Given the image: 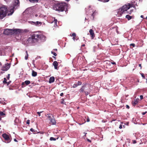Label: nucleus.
Returning <instances> with one entry per match:
<instances>
[{
    "label": "nucleus",
    "instance_id": "obj_25",
    "mask_svg": "<svg viewBox=\"0 0 147 147\" xmlns=\"http://www.w3.org/2000/svg\"><path fill=\"white\" fill-rule=\"evenodd\" d=\"M98 1H101L103 2H107L109 1V0H98Z\"/></svg>",
    "mask_w": 147,
    "mask_h": 147
},
{
    "label": "nucleus",
    "instance_id": "obj_33",
    "mask_svg": "<svg viewBox=\"0 0 147 147\" xmlns=\"http://www.w3.org/2000/svg\"><path fill=\"white\" fill-rule=\"evenodd\" d=\"M10 74H8V76H7V79L8 80H9V76H10Z\"/></svg>",
    "mask_w": 147,
    "mask_h": 147
},
{
    "label": "nucleus",
    "instance_id": "obj_41",
    "mask_svg": "<svg viewBox=\"0 0 147 147\" xmlns=\"http://www.w3.org/2000/svg\"><path fill=\"white\" fill-rule=\"evenodd\" d=\"M126 108L128 109H129V106L127 105H126Z\"/></svg>",
    "mask_w": 147,
    "mask_h": 147
},
{
    "label": "nucleus",
    "instance_id": "obj_52",
    "mask_svg": "<svg viewBox=\"0 0 147 147\" xmlns=\"http://www.w3.org/2000/svg\"><path fill=\"white\" fill-rule=\"evenodd\" d=\"M53 58H54L55 59H56V57H55L53 56Z\"/></svg>",
    "mask_w": 147,
    "mask_h": 147
},
{
    "label": "nucleus",
    "instance_id": "obj_43",
    "mask_svg": "<svg viewBox=\"0 0 147 147\" xmlns=\"http://www.w3.org/2000/svg\"><path fill=\"white\" fill-rule=\"evenodd\" d=\"M34 130L32 128H31L30 129V131L32 132L34 131Z\"/></svg>",
    "mask_w": 147,
    "mask_h": 147
},
{
    "label": "nucleus",
    "instance_id": "obj_5",
    "mask_svg": "<svg viewBox=\"0 0 147 147\" xmlns=\"http://www.w3.org/2000/svg\"><path fill=\"white\" fill-rule=\"evenodd\" d=\"M32 37L35 42L37 41L39 39L42 40H44L45 38V36L44 35L39 34L37 32L33 34Z\"/></svg>",
    "mask_w": 147,
    "mask_h": 147
},
{
    "label": "nucleus",
    "instance_id": "obj_17",
    "mask_svg": "<svg viewBox=\"0 0 147 147\" xmlns=\"http://www.w3.org/2000/svg\"><path fill=\"white\" fill-rule=\"evenodd\" d=\"M37 75V73L34 70L32 71V76L33 77H35Z\"/></svg>",
    "mask_w": 147,
    "mask_h": 147
},
{
    "label": "nucleus",
    "instance_id": "obj_59",
    "mask_svg": "<svg viewBox=\"0 0 147 147\" xmlns=\"http://www.w3.org/2000/svg\"><path fill=\"white\" fill-rule=\"evenodd\" d=\"M10 82H9L8 83V85L9 84Z\"/></svg>",
    "mask_w": 147,
    "mask_h": 147
},
{
    "label": "nucleus",
    "instance_id": "obj_11",
    "mask_svg": "<svg viewBox=\"0 0 147 147\" xmlns=\"http://www.w3.org/2000/svg\"><path fill=\"white\" fill-rule=\"evenodd\" d=\"M89 32L90 34L91 35L92 38V39H93L95 37L94 34L93 30L92 29H91L90 30Z\"/></svg>",
    "mask_w": 147,
    "mask_h": 147
},
{
    "label": "nucleus",
    "instance_id": "obj_50",
    "mask_svg": "<svg viewBox=\"0 0 147 147\" xmlns=\"http://www.w3.org/2000/svg\"><path fill=\"white\" fill-rule=\"evenodd\" d=\"M87 140H88V142H91V141L90 140H89L88 139Z\"/></svg>",
    "mask_w": 147,
    "mask_h": 147
},
{
    "label": "nucleus",
    "instance_id": "obj_57",
    "mask_svg": "<svg viewBox=\"0 0 147 147\" xmlns=\"http://www.w3.org/2000/svg\"><path fill=\"white\" fill-rule=\"evenodd\" d=\"M1 63L0 62V66H1Z\"/></svg>",
    "mask_w": 147,
    "mask_h": 147
},
{
    "label": "nucleus",
    "instance_id": "obj_31",
    "mask_svg": "<svg viewBox=\"0 0 147 147\" xmlns=\"http://www.w3.org/2000/svg\"><path fill=\"white\" fill-rule=\"evenodd\" d=\"M76 34L75 33H72V36H73V37H75L76 36Z\"/></svg>",
    "mask_w": 147,
    "mask_h": 147
},
{
    "label": "nucleus",
    "instance_id": "obj_4",
    "mask_svg": "<svg viewBox=\"0 0 147 147\" xmlns=\"http://www.w3.org/2000/svg\"><path fill=\"white\" fill-rule=\"evenodd\" d=\"M132 4L129 3H127L122 6V8H120L118 12V13L121 15L125 11H126L130 7H132Z\"/></svg>",
    "mask_w": 147,
    "mask_h": 147
},
{
    "label": "nucleus",
    "instance_id": "obj_10",
    "mask_svg": "<svg viewBox=\"0 0 147 147\" xmlns=\"http://www.w3.org/2000/svg\"><path fill=\"white\" fill-rule=\"evenodd\" d=\"M89 88V85L84 84V85L80 90V92H82L84 91V89Z\"/></svg>",
    "mask_w": 147,
    "mask_h": 147
},
{
    "label": "nucleus",
    "instance_id": "obj_58",
    "mask_svg": "<svg viewBox=\"0 0 147 147\" xmlns=\"http://www.w3.org/2000/svg\"><path fill=\"white\" fill-rule=\"evenodd\" d=\"M54 50H55L56 51H57V49H54Z\"/></svg>",
    "mask_w": 147,
    "mask_h": 147
},
{
    "label": "nucleus",
    "instance_id": "obj_21",
    "mask_svg": "<svg viewBox=\"0 0 147 147\" xmlns=\"http://www.w3.org/2000/svg\"><path fill=\"white\" fill-rule=\"evenodd\" d=\"M138 103V101L136 100H134V101L132 102L133 105L134 106Z\"/></svg>",
    "mask_w": 147,
    "mask_h": 147
},
{
    "label": "nucleus",
    "instance_id": "obj_38",
    "mask_svg": "<svg viewBox=\"0 0 147 147\" xmlns=\"http://www.w3.org/2000/svg\"><path fill=\"white\" fill-rule=\"evenodd\" d=\"M140 98L141 100L143 98V96L142 95H140Z\"/></svg>",
    "mask_w": 147,
    "mask_h": 147
},
{
    "label": "nucleus",
    "instance_id": "obj_27",
    "mask_svg": "<svg viewBox=\"0 0 147 147\" xmlns=\"http://www.w3.org/2000/svg\"><path fill=\"white\" fill-rule=\"evenodd\" d=\"M6 81H7V79L6 78H4V80L3 81V83H7V82H6Z\"/></svg>",
    "mask_w": 147,
    "mask_h": 147
},
{
    "label": "nucleus",
    "instance_id": "obj_51",
    "mask_svg": "<svg viewBox=\"0 0 147 147\" xmlns=\"http://www.w3.org/2000/svg\"><path fill=\"white\" fill-rule=\"evenodd\" d=\"M140 17L141 18H143V15H141Z\"/></svg>",
    "mask_w": 147,
    "mask_h": 147
},
{
    "label": "nucleus",
    "instance_id": "obj_13",
    "mask_svg": "<svg viewBox=\"0 0 147 147\" xmlns=\"http://www.w3.org/2000/svg\"><path fill=\"white\" fill-rule=\"evenodd\" d=\"M28 40V42L30 43H33L35 42L32 36L31 37L29 38Z\"/></svg>",
    "mask_w": 147,
    "mask_h": 147
},
{
    "label": "nucleus",
    "instance_id": "obj_49",
    "mask_svg": "<svg viewBox=\"0 0 147 147\" xmlns=\"http://www.w3.org/2000/svg\"><path fill=\"white\" fill-rule=\"evenodd\" d=\"M73 39L74 40H75V37H73Z\"/></svg>",
    "mask_w": 147,
    "mask_h": 147
},
{
    "label": "nucleus",
    "instance_id": "obj_48",
    "mask_svg": "<svg viewBox=\"0 0 147 147\" xmlns=\"http://www.w3.org/2000/svg\"><path fill=\"white\" fill-rule=\"evenodd\" d=\"M111 63L113 64H115V62H112Z\"/></svg>",
    "mask_w": 147,
    "mask_h": 147
},
{
    "label": "nucleus",
    "instance_id": "obj_8",
    "mask_svg": "<svg viewBox=\"0 0 147 147\" xmlns=\"http://www.w3.org/2000/svg\"><path fill=\"white\" fill-rule=\"evenodd\" d=\"M3 136L5 140V142L6 143H8L10 142L11 140L9 137L6 134H3Z\"/></svg>",
    "mask_w": 147,
    "mask_h": 147
},
{
    "label": "nucleus",
    "instance_id": "obj_20",
    "mask_svg": "<svg viewBox=\"0 0 147 147\" xmlns=\"http://www.w3.org/2000/svg\"><path fill=\"white\" fill-rule=\"evenodd\" d=\"M29 1L31 3H35L38 2V0H29Z\"/></svg>",
    "mask_w": 147,
    "mask_h": 147
},
{
    "label": "nucleus",
    "instance_id": "obj_53",
    "mask_svg": "<svg viewBox=\"0 0 147 147\" xmlns=\"http://www.w3.org/2000/svg\"><path fill=\"white\" fill-rule=\"evenodd\" d=\"M123 127H124V128H125V125H123Z\"/></svg>",
    "mask_w": 147,
    "mask_h": 147
},
{
    "label": "nucleus",
    "instance_id": "obj_55",
    "mask_svg": "<svg viewBox=\"0 0 147 147\" xmlns=\"http://www.w3.org/2000/svg\"><path fill=\"white\" fill-rule=\"evenodd\" d=\"M85 45L84 44V45H82V47H84L85 46Z\"/></svg>",
    "mask_w": 147,
    "mask_h": 147
},
{
    "label": "nucleus",
    "instance_id": "obj_42",
    "mask_svg": "<svg viewBox=\"0 0 147 147\" xmlns=\"http://www.w3.org/2000/svg\"><path fill=\"white\" fill-rule=\"evenodd\" d=\"M147 112H143L142 113V114L143 115H144Z\"/></svg>",
    "mask_w": 147,
    "mask_h": 147
},
{
    "label": "nucleus",
    "instance_id": "obj_15",
    "mask_svg": "<svg viewBox=\"0 0 147 147\" xmlns=\"http://www.w3.org/2000/svg\"><path fill=\"white\" fill-rule=\"evenodd\" d=\"M55 80V78L53 77H51L50 78L49 80V83H51L53 82Z\"/></svg>",
    "mask_w": 147,
    "mask_h": 147
},
{
    "label": "nucleus",
    "instance_id": "obj_60",
    "mask_svg": "<svg viewBox=\"0 0 147 147\" xmlns=\"http://www.w3.org/2000/svg\"><path fill=\"white\" fill-rule=\"evenodd\" d=\"M87 134V133H85V135Z\"/></svg>",
    "mask_w": 147,
    "mask_h": 147
},
{
    "label": "nucleus",
    "instance_id": "obj_32",
    "mask_svg": "<svg viewBox=\"0 0 147 147\" xmlns=\"http://www.w3.org/2000/svg\"><path fill=\"white\" fill-rule=\"evenodd\" d=\"M130 46H132L133 47H134L135 46V45L134 44L132 43L130 44Z\"/></svg>",
    "mask_w": 147,
    "mask_h": 147
},
{
    "label": "nucleus",
    "instance_id": "obj_56",
    "mask_svg": "<svg viewBox=\"0 0 147 147\" xmlns=\"http://www.w3.org/2000/svg\"><path fill=\"white\" fill-rule=\"evenodd\" d=\"M51 53L52 54H53V53L54 52H53V51H51Z\"/></svg>",
    "mask_w": 147,
    "mask_h": 147
},
{
    "label": "nucleus",
    "instance_id": "obj_47",
    "mask_svg": "<svg viewBox=\"0 0 147 147\" xmlns=\"http://www.w3.org/2000/svg\"><path fill=\"white\" fill-rule=\"evenodd\" d=\"M48 118H49V119H51V116H49L48 117Z\"/></svg>",
    "mask_w": 147,
    "mask_h": 147
},
{
    "label": "nucleus",
    "instance_id": "obj_18",
    "mask_svg": "<svg viewBox=\"0 0 147 147\" xmlns=\"http://www.w3.org/2000/svg\"><path fill=\"white\" fill-rule=\"evenodd\" d=\"M30 83V82L29 80H26L24 82H23L22 83V85H23L24 84H26V85H28Z\"/></svg>",
    "mask_w": 147,
    "mask_h": 147
},
{
    "label": "nucleus",
    "instance_id": "obj_23",
    "mask_svg": "<svg viewBox=\"0 0 147 147\" xmlns=\"http://www.w3.org/2000/svg\"><path fill=\"white\" fill-rule=\"evenodd\" d=\"M26 55L25 56V59L26 60H27L28 59V52L27 51H26Z\"/></svg>",
    "mask_w": 147,
    "mask_h": 147
},
{
    "label": "nucleus",
    "instance_id": "obj_45",
    "mask_svg": "<svg viewBox=\"0 0 147 147\" xmlns=\"http://www.w3.org/2000/svg\"><path fill=\"white\" fill-rule=\"evenodd\" d=\"M139 67H140V69H141V68H142V67H141V64H139Z\"/></svg>",
    "mask_w": 147,
    "mask_h": 147
},
{
    "label": "nucleus",
    "instance_id": "obj_24",
    "mask_svg": "<svg viewBox=\"0 0 147 147\" xmlns=\"http://www.w3.org/2000/svg\"><path fill=\"white\" fill-rule=\"evenodd\" d=\"M56 139L55 138L53 137H51L50 138V140L51 141L53 140V141H55L56 140Z\"/></svg>",
    "mask_w": 147,
    "mask_h": 147
},
{
    "label": "nucleus",
    "instance_id": "obj_14",
    "mask_svg": "<svg viewBox=\"0 0 147 147\" xmlns=\"http://www.w3.org/2000/svg\"><path fill=\"white\" fill-rule=\"evenodd\" d=\"M53 65L54 66L55 69H57V66L58 65V62L56 61H55L53 63Z\"/></svg>",
    "mask_w": 147,
    "mask_h": 147
},
{
    "label": "nucleus",
    "instance_id": "obj_2",
    "mask_svg": "<svg viewBox=\"0 0 147 147\" xmlns=\"http://www.w3.org/2000/svg\"><path fill=\"white\" fill-rule=\"evenodd\" d=\"M20 32L21 30L19 29H6L4 30V34L6 35H11L15 34H16V38L19 40V38H17V35H19Z\"/></svg>",
    "mask_w": 147,
    "mask_h": 147
},
{
    "label": "nucleus",
    "instance_id": "obj_9",
    "mask_svg": "<svg viewBox=\"0 0 147 147\" xmlns=\"http://www.w3.org/2000/svg\"><path fill=\"white\" fill-rule=\"evenodd\" d=\"M28 23L31 24H32L37 25L38 26H39L41 25L42 23L41 22H39L38 21H37L36 22H34L33 21H29L28 22Z\"/></svg>",
    "mask_w": 147,
    "mask_h": 147
},
{
    "label": "nucleus",
    "instance_id": "obj_30",
    "mask_svg": "<svg viewBox=\"0 0 147 147\" xmlns=\"http://www.w3.org/2000/svg\"><path fill=\"white\" fill-rule=\"evenodd\" d=\"M43 111H40V112H37V113L38 114V115H39V116H40V113L42 112H43Z\"/></svg>",
    "mask_w": 147,
    "mask_h": 147
},
{
    "label": "nucleus",
    "instance_id": "obj_7",
    "mask_svg": "<svg viewBox=\"0 0 147 147\" xmlns=\"http://www.w3.org/2000/svg\"><path fill=\"white\" fill-rule=\"evenodd\" d=\"M10 67V64L7 63L2 67L1 70L3 71H7L9 69Z\"/></svg>",
    "mask_w": 147,
    "mask_h": 147
},
{
    "label": "nucleus",
    "instance_id": "obj_3",
    "mask_svg": "<svg viewBox=\"0 0 147 147\" xmlns=\"http://www.w3.org/2000/svg\"><path fill=\"white\" fill-rule=\"evenodd\" d=\"M66 6V4L65 3H58L55 4L53 7V9L56 11H63L65 10Z\"/></svg>",
    "mask_w": 147,
    "mask_h": 147
},
{
    "label": "nucleus",
    "instance_id": "obj_40",
    "mask_svg": "<svg viewBox=\"0 0 147 147\" xmlns=\"http://www.w3.org/2000/svg\"><path fill=\"white\" fill-rule=\"evenodd\" d=\"M86 121L87 122H89L90 121V119H89V118L88 117V118L87 119Z\"/></svg>",
    "mask_w": 147,
    "mask_h": 147
},
{
    "label": "nucleus",
    "instance_id": "obj_19",
    "mask_svg": "<svg viewBox=\"0 0 147 147\" xmlns=\"http://www.w3.org/2000/svg\"><path fill=\"white\" fill-rule=\"evenodd\" d=\"M125 17L128 20H129L132 18V17L129 15H127Z\"/></svg>",
    "mask_w": 147,
    "mask_h": 147
},
{
    "label": "nucleus",
    "instance_id": "obj_16",
    "mask_svg": "<svg viewBox=\"0 0 147 147\" xmlns=\"http://www.w3.org/2000/svg\"><path fill=\"white\" fill-rule=\"evenodd\" d=\"M50 120L53 125H55L56 124V121L53 118L50 119Z\"/></svg>",
    "mask_w": 147,
    "mask_h": 147
},
{
    "label": "nucleus",
    "instance_id": "obj_61",
    "mask_svg": "<svg viewBox=\"0 0 147 147\" xmlns=\"http://www.w3.org/2000/svg\"><path fill=\"white\" fill-rule=\"evenodd\" d=\"M58 138H57V139H58Z\"/></svg>",
    "mask_w": 147,
    "mask_h": 147
},
{
    "label": "nucleus",
    "instance_id": "obj_26",
    "mask_svg": "<svg viewBox=\"0 0 147 147\" xmlns=\"http://www.w3.org/2000/svg\"><path fill=\"white\" fill-rule=\"evenodd\" d=\"M5 114L2 111L0 112V115L2 116H4Z\"/></svg>",
    "mask_w": 147,
    "mask_h": 147
},
{
    "label": "nucleus",
    "instance_id": "obj_64",
    "mask_svg": "<svg viewBox=\"0 0 147 147\" xmlns=\"http://www.w3.org/2000/svg\"><path fill=\"white\" fill-rule=\"evenodd\" d=\"M76 1H78V0H76Z\"/></svg>",
    "mask_w": 147,
    "mask_h": 147
},
{
    "label": "nucleus",
    "instance_id": "obj_34",
    "mask_svg": "<svg viewBox=\"0 0 147 147\" xmlns=\"http://www.w3.org/2000/svg\"><path fill=\"white\" fill-rule=\"evenodd\" d=\"M141 75H142V77L144 78V79H145V76H144V74L143 73L142 74H141Z\"/></svg>",
    "mask_w": 147,
    "mask_h": 147
},
{
    "label": "nucleus",
    "instance_id": "obj_37",
    "mask_svg": "<svg viewBox=\"0 0 147 147\" xmlns=\"http://www.w3.org/2000/svg\"><path fill=\"white\" fill-rule=\"evenodd\" d=\"M122 125L121 124L119 126V129H121L122 128Z\"/></svg>",
    "mask_w": 147,
    "mask_h": 147
},
{
    "label": "nucleus",
    "instance_id": "obj_1",
    "mask_svg": "<svg viewBox=\"0 0 147 147\" xmlns=\"http://www.w3.org/2000/svg\"><path fill=\"white\" fill-rule=\"evenodd\" d=\"M13 13V10L10 9V10L8 11L7 7L5 6L0 8V19H2L7 14L8 16L11 15Z\"/></svg>",
    "mask_w": 147,
    "mask_h": 147
},
{
    "label": "nucleus",
    "instance_id": "obj_39",
    "mask_svg": "<svg viewBox=\"0 0 147 147\" xmlns=\"http://www.w3.org/2000/svg\"><path fill=\"white\" fill-rule=\"evenodd\" d=\"M53 54L55 56H56L57 55V54L55 52L53 53Z\"/></svg>",
    "mask_w": 147,
    "mask_h": 147
},
{
    "label": "nucleus",
    "instance_id": "obj_29",
    "mask_svg": "<svg viewBox=\"0 0 147 147\" xmlns=\"http://www.w3.org/2000/svg\"><path fill=\"white\" fill-rule=\"evenodd\" d=\"M78 86L77 84H74L73 86V88H76Z\"/></svg>",
    "mask_w": 147,
    "mask_h": 147
},
{
    "label": "nucleus",
    "instance_id": "obj_44",
    "mask_svg": "<svg viewBox=\"0 0 147 147\" xmlns=\"http://www.w3.org/2000/svg\"><path fill=\"white\" fill-rule=\"evenodd\" d=\"M63 93H61L60 94V96H63Z\"/></svg>",
    "mask_w": 147,
    "mask_h": 147
},
{
    "label": "nucleus",
    "instance_id": "obj_63",
    "mask_svg": "<svg viewBox=\"0 0 147 147\" xmlns=\"http://www.w3.org/2000/svg\"><path fill=\"white\" fill-rule=\"evenodd\" d=\"M146 19H147V17H146Z\"/></svg>",
    "mask_w": 147,
    "mask_h": 147
},
{
    "label": "nucleus",
    "instance_id": "obj_28",
    "mask_svg": "<svg viewBox=\"0 0 147 147\" xmlns=\"http://www.w3.org/2000/svg\"><path fill=\"white\" fill-rule=\"evenodd\" d=\"M82 82L80 81H78V82L77 83V84L78 86V85H80L82 84Z\"/></svg>",
    "mask_w": 147,
    "mask_h": 147
},
{
    "label": "nucleus",
    "instance_id": "obj_62",
    "mask_svg": "<svg viewBox=\"0 0 147 147\" xmlns=\"http://www.w3.org/2000/svg\"><path fill=\"white\" fill-rule=\"evenodd\" d=\"M146 81H147V78L146 79Z\"/></svg>",
    "mask_w": 147,
    "mask_h": 147
},
{
    "label": "nucleus",
    "instance_id": "obj_54",
    "mask_svg": "<svg viewBox=\"0 0 147 147\" xmlns=\"http://www.w3.org/2000/svg\"><path fill=\"white\" fill-rule=\"evenodd\" d=\"M102 122H105V121H104L103 120H102Z\"/></svg>",
    "mask_w": 147,
    "mask_h": 147
},
{
    "label": "nucleus",
    "instance_id": "obj_22",
    "mask_svg": "<svg viewBox=\"0 0 147 147\" xmlns=\"http://www.w3.org/2000/svg\"><path fill=\"white\" fill-rule=\"evenodd\" d=\"M57 20L56 19H54V20L53 22V23H54V24H55V25H54L55 27V26H57Z\"/></svg>",
    "mask_w": 147,
    "mask_h": 147
},
{
    "label": "nucleus",
    "instance_id": "obj_36",
    "mask_svg": "<svg viewBox=\"0 0 147 147\" xmlns=\"http://www.w3.org/2000/svg\"><path fill=\"white\" fill-rule=\"evenodd\" d=\"M26 123L28 124H29V123H30V120H28L27 121Z\"/></svg>",
    "mask_w": 147,
    "mask_h": 147
},
{
    "label": "nucleus",
    "instance_id": "obj_35",
    "mask_svg": "<svg viewBox=\"0 0 147 147\" xmlns=\"http://www.w3.org/2000/svg\"><path fill=\"white\" fill-rule=\"evenodd\" d=\"M133 143V144H135L136 143V140H132Z\"/></svg>",
    "mask_w": 147,
    "mask_h": 147
},
{
    "label": "nucleus",
    "instance_id": "obj_46",
    "mask_svg": "<svg viewBox=\"0 0 147 147\" xmlns=\"http://www.w3.org/2000/svg\"><path fill=\"white\" fill-rule=\"evenodd\" d=\"M14 141H15V142H18V141H17V140H16V139H14Z\"/></svg>",
    "mask_w": 147,
    "mask_h": 147
},
{
    "label": "nucleus",
    "instance_id": "obj_12",
    "mask_svg": "<svg viewBox=\"0 0 147 147\" xmlns=\"http://www.w3.org/2000/svg\"><path fill=\"white\" fill-rule=\"evenodd\" d=\"M90 86L89 85V88L84 89L85 90L84 92L86 95H87L90 93V91L89 90Z\"/></svg>",
    "mask_w": 147,
    "mask_h": 147
},
{
    "label": "nucleus",
    "instance_id": "obj_6",
    "mask_svg": "<svg viewBox=\"0 0 147 147\" xmlns=\"http://www.w3.org/2000/svg\"><path fill=\"white\" fill-rule=\"evenodd\" d=\"M20 1L19 0H13V5L11 7L10 9L14 11L17 9L19 6Z\"/></svg>",
    "mask_w": 147,
    "mask_h": 147
}]
</instances>
